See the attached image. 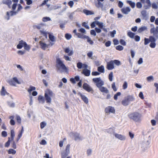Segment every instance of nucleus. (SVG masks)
<instances>
[{
  "instance_id": "1",
  "label": "nucleus",
  "mask_w": 158,
  "mask_h": 158,
  "mask_svg": "<svg viewBox=\"0 0 158 158\" xmlns=\"http://www.w3.org/2000/svg\"><path fill=\"white\" fill-rule=\"evenodd\" d=\"M92 81L101 92L106 94L109 93L108 89L102 86L104 84V82L100 77L94 78L93 79Z\"/></svg>"
},
{
  "instance_id": "2",
  "label": "nucleus",
  "mask_w": 158,
  "mask_h": 158,
  "mask_svg": "<svg viewBox=\"0 0 158 158\" xmlns=\"http://www.w3.org/2000/svg\"><path fill=\"white\" fill-rule=\"evenodd\" d=\"M128 116L129 118L136 122H139L141 121L142 115L137 112L129 113Z\"/></svg>"
},
{
  "instance_id": "3",
  "label": "nucleus",
  "mask_w": 158,
  "mask_h": 158,
  "mask_svg": "<svg viewBox=\"0 0 158 158\" xmlns=\"http://www.w3.org/2000/svg\"><path fill=\"white\" fill-rule=\"evenodd\" d=\"M156 39L152 36H150L149 39L145 38L144 39V44L145 45H147L151 42L149 45L150 47L152 48H154L156 46L155 42Z\"/></svg>"
},
{
  "instance_id": "4",
  "label": "nucleus",
  "mask_w": 158,
  "mask_h": 158,
  "mask_svg": "<svg viewBox=\"0 0 158 158\" xmlns=\"http://www.w3.org/2000/svg\"><path fill=\"white\" fill-rule=\"evenodd\" d=\"M114 64L119 66L121 65V63L120 61L117 60H111L107 63L106 69L108 70L113 69L114 68Z\"/></svg>"
},
{
  "instance_id": "5",
  "label": "nucleus",
  "mask_w": 158,
  "mask_h": 158,
  "mask_svg": "<svg viewBox=\"0 0 158 158\" xmlns=\"http://www.w3.org/2000/svg\"><path fill=\"white\" fill-rule=\"evenodd\" d=\"M56 67L58 69H61L66 72L68 71V68L60 58L56 59Z\"/></svg>"
},
{
  "instance_id": "6",
  "label": "nucleus",
  "mask_w": 158,
  "mask_h": 158,
  "mask_svg": "<svg viewBox=\"0 0 158 158\" xmlns=\"http://www.w3.org/2000/svg\"><path fill=\"white\" fill-rule=\"evenodd\" d=\"M53 92L51 90L49 89L46 90L44 94V97L47 103H51V97L53 96Z\"/></svg>"
},
{
  "instance_id": "7",
  "label": "nucleus",
  "mask_w": 158,
  "mask_h": 158,
  "mask_svg": "<svg viewBox=\"0 0 158 158\" xmlns=\"http://www.w3.org/2000/svg\"><path fill=\"white\" fill-rule=\"evenodd\" d=\"M134 100L133 97L131 95H128L125 97L122 101V104L125 106L128 105L130 102H132Z\"/></svg>"
},
{
  "instance_id": "8",
  "label": "nucleus",
  "mask_w": 158,
  "mask_h": 158,
  "mask_svg": "<svg viewBox=\"0 0 158 158\" xmlns=\"http://www.w3.org/2000/svg\"><path fill=\"white\" fill-rule=\"evenodd\" d=\"M83 88L86 91L93 94L94 92L93 89L87 83H84L83 85Z\"/></svg>"
},
{
  "instance_id": "9",
  "label": "nucleus",
  "mask_w": 158,
  "mask_h": 158,
  "mask_svg": "<svg viewBox=\"0 0 158 158\" xmlns=\"http://www.w3.org/2000/svg\"><path fill=\"white\" fill-rule=\"evenodd\" d=\"M39 43L40 48L44 50H45L46 48H48L50 45L52 46L54 44L53 43H51V44H47L42 41H40Z\"/></svg>"
},
{
  "instance_id": "10",
  "label": "nucleus",
  "mask_w": 158,
  "mask_h": 158,
  "mask_svg": "<svg viewBox=\"0 0 158 158\" xmlns=\"http://www.w3.org/2000/svg\"><path fill=\"white\" fill-rule=\"evenodd\" d=\"M105 111L106 113L115 114V110L114 107L111 106H108L105 109Z\"/></svg>"
},
{
  "instance_id": "11",
  "label": "nucleus",
  "mask_w": 158,
  "mask_h": 158,
  "mask_svg": "<svg viewBox=\"0 0 158 158\" xmlns=\"http://www.w3.org/2000/svg\"><path fill=\"white\" fill-rule=\"evenodd\" d=\"M150 32L153 33L155 36V38L157 39L158 38V26L156 27V28L154 27L152 28L150 30Z\"/></svg>"
},
{
  "instance_id": "12",
  "label": "nucleus",
  "mask_w": 158,
  "mask_h": 158,
  "mask_svg": "<svg viewBox=\"0 0 158 158\" xmlns=\"http://www.w3.org/2000/svg\"><path fill=\"white\" fill-rule=\"evenodd\" d=\"M77 67L79 69H81L82 67L85 69H87L88 67L87 64H82L81 62H78L77 63Z\"/></svg>"
},
{
  "instance_id": "13",
  "label": "nucleus",
  "mask_w": 158,
  "mask_h": 158,
  "mask_svg": "<svg viewBox=\"0 0 158 158\" xmlns=\"http://www.w3.org/2000/svg\"><path fill=\"white\" fill-rule=\"evenodd\" d=\"M71 134L73 136L74 140H75L76 141L77 140H81L79 133L77 132H72Z\"/></svg>"
},
{
  "instance_id": "14",
  "label": "nucleus",
  "mask_w": 158,
  "mask_h": 158,
  "mask_svg": "<svg viewBox=\"0 0 158 158\" xmlns=\"http://www.w3.org/2000/svg\"><path fill=\"white\" fill-rule=\"evenodd\" d=\"M115 137L121 140H124L126 139L125 137L121 134H119L117 133L114 134Z\"/></svg>"
},
{
  "instance_id": "15",
  "label": "nucleus",
  "mask_w": 158,
  "mask_h": 158,
  "mask_svg": "<svg viewBox=\"0 0 158 158\" xmlns=\"http://www.w3.org/2000/svg\"><path fill=\"white\" fill-rule=\"evenodd\" d=\"M82 73L85 76L88 77L90 75V71L87 69H85L83 70Z\"/></svg>"
},
{
  "instance_id": "16",
  "label": "nucleus",
  "mask_w": 158,
  "mask_h": 158,
  "mask_svg": "<svg viewBox=\"0 0 158 158\" xmlns=\"http://www.w3.org/2000/svg\"><path fill=\"white\" fill-rule=\"evenodd\" d=\"M79 95L81 99L85 103L87 104L88 103V99L87 97H86L85 96L82 95L81 94V93L79 94Z\"/></svg>"
},
{
  "instance_id": "17",
  "label": "nucleus",
  "mask_w": 158,
  "mask_h": 158,
  "mask_svg": "<svg viewBox=\"0 0 158 158\" xmlns=\"http://www.w3.org/2000/svg\"><path fill=\"white\" fill-rule=\"evenodd\" d=\"M79 79L80 77L79 76H75L74 78H71L70 81L73 84H74L76 83V81H79Z\"/></svg>"
},
{
  "instance_id": "18",
  "label": "nucleus",
  "mask_w": 158,
  "mask_h": 158,
  "mask_svg": "<svg viewBox=\"0 0 158 158\" xmlns=\"http://www.w3.org/2000/svg\"><path fill=\"white\" fill-rule=\"evenodd\" d=\"M3 3L7 5L9 8H11V5L12 4V1L11 0H4L3 1Z\"/></svg>"
},
{
  "instance_id": "19",
  "label": "nucleus",
  "mask_w": 158,
  "mask_h": 158,
  "mask_svg": "<svg viewBox=\"0 0 158 158\" xmlns=\"http://www.w3.org/2000/svg\"><path fill=\"white\" fill-rule=\"evenodd\" d=\"M24 131L23 127V126H22L21 130L19 132V134L18 135L17 138L16 139V141L18 142L19 140L20 139L22 136V134Z\"/></svg>"
},
{
  "instance_id": "20",
  "label": "nucleus",
  "mask_w": 158,
  "mask_h": 158,
  "mask_svg": "<svg viewBox=\"0 0 158 158\" xmlns=\"http://www.w3.org/2000/svg\"><path fill=\"white\" fill-rule=\"evenodd\" d=\"M64 51L66 53H68L69 56H71L73 54V51H70L69 48H66L64 49Z\"/></svg>"
},
{
  "instance_id": "21",
  "label": "nucleus",
  "mask_w": 158,
  "mask_h": 158,
  "mask_svg": "<svg viewBox=\"0 0 158 158\" xmlns=\"http://www.w3.org/2000/svg\"><path fill=\"white\" fill-rule=\"evenodd\" d=\"M131 10L129 7H126L123 8L121 9L122 12L125 14H127Z\"/></svg>"
},
{
  "instance_id": "22",
  "label": "nucleus",
  "mask_w": 158,
  "mask_h": 158,
  "mask_svg": "<svg viewBox=\"0 0 158 158\" xmlns=\"http://www.w3.org/2000/svg\"><path fill=\"white\" fill-rule=\"evenodd\" d=\"M25 43H26V42L23 41V40L19 41V44L17 46V48L19 49H21L23 47H24Z\"/></svg>"
},
{
  "instance_id": "23",
  "label": "nucleus",
  "mask_w": 158,
  "mask_h": 158,
  "mask_svg": "<svg viewBox=\"0 0 158 158\" xmlns=\"http://www.w3.org/2000/svg\"><path fill=\"white\" fill-rule=\"evenodd\" d=\"M1 95L2 96H4L6 95H9V93H7L5 90L4 87L3 86L0 92Z\"/></svg>"
},
{
  "instance_id": "24",
  "label": "nucleus",
  "mask_w": 158,
  "mask_h": 158,
  "mask_svg": "<svg viewBox=\"0 0 158 158\" xmlns=\"http://www.w3.org/2000/svg\"><path fill=\"white\" fill-rule=\"evenodd\" d=\"M83 12L86 15H92L94 14L93 12L86 9H84Z\"/></svg>"
},
{
  "instance_id": "25",
  "label": "nucleus",
  "mask_w": 158,
  "mask_h": 158,
  "mask_svg": "<svg viewBox=\"0 0 158 158\" xmlns=\"http://www.w3.org/2000/svg\"><path fill=\"white\" fill-rule=\"evenodd\" d=\"M38 100L40 103H44L45 102L44 98L43 96L41 95H39L38 96Z\"/></svg>"
},
{
  "instance_id": "26",
  "label": "nucleus",
  "mask_w": 158,
  "mask_h": 158,
  "mask_svg": "<svg viewBox=\"0 0 158 158\" xmlns=\"http://www.w3.org/2000/svg\"><path fill=\"white\" fill-rule=\"evenodd\" d=\"M9 118L10 119V124L12 126L15 125V122L14 120V116H10Z\"/></svg>"
},
{
  "instance_id": "27",
  "label": "nucleus",
  "mask_w": 158,
  "mask_h": 158,
  "mask_svg": "<svg viewBox=\"0 0 158 158\" xmlns=\"http://www.w3.org/2000/svg\"><path fill=\"white\" fill-rule=\"evenodd\" d=\"M76 35L78 38L83 39H85V37L86 36V35H85L83 34H81L80 33H78Z\"/></svg>"
},
{
  "instance_id": "28",
  "label": "nucleus",
  "mask_w": 158,
  "mask_h": 158,
  "mask_svg": "<svg viewBox=\"0 0 158 158\" xmlns=\"http://www.w3.org/2000/svg\"><path fill=\"white\" fill-rule=\"evenodd\" d=\"M95 6L98 8L101 7L102 8L103 6V4L100 1H98L97 3H95Z\"/></svg>"
},
{
  "instance_id": "29",
  "label": "nucleus",
  "mask_w": 158,
  "mask_h": 158,
  "mask_svg": "<svg viewBox=\"0 0 158 158\" xmlns=\"http://www.w3.org/2000/svg\"><path fill=\"white\" fill-rule=\"evenodd\" d=\"M98 70L100 72L104 73V68L103 65H101L98 67Z\"/></svg>"
},
{
  "instance_id": "30",
  "label": "nucleus",
  "mask_w": 158,
  "mask_h": 158,
  "mask_svg": "<svg viewBox=\"0 0 158 158\" xmlns=\"http://www.w3.org/2000/svg\"><path fill=\"white\" fill-rule=\"evenodd\" d=\"M147 29V28L145 26L139 28L138 32L139 33H141Z\"/></svg>"
},
{
  "instance_id": "31",
  "label": "nucleus",
  "mask_w": 158,
  "mask_h": 158,
  "mask_svg": "<svg viewBox=\"0 0 158 158\" xmlns=\"http://www.w3.org/2000/svg\"><path fill=\"white\" fill-rule=\"evenodd\" d=\"M127 3L132 8H134L135 6V4L134 2H132L131 1H127Z\"/></svg>"
},
{
  "instance_id": "32",
  "label": "nucleus",
  "mask_w": 158,
  "mask_h": 158,
  "mask_svg": "<svg viewBox=\"0 0 158 158\" xmlns=\"http://www.w3.org/2000/svg\"><path fill=\"white\" fill-rule=\"evenodd\" d=\"M127 35L131 38H133L135 36V34L134 33L131 32V31H128L127 33Z\"/></svg>"
},
{
  "instance_id": "33",
  "label": "nucleus",
  "mask_w": 158,
  "mask_h": 158,
  "mask_svg": "<svg viewBox=\"0 0 158 158\" xmlns=\"http://www.w3.org/2000/svg\"><path fill=\"white\" fill-rule=\"evenodd\" d=\"M10 135H11V140H13L15 136V133L14 131L13 130H11L10 131Z\"/></svg>"
},
{
  "instance_id": "34",
  "label": "nucleus",
  "mask_w": 158,
  "mask_h": 158,
  "mask_svg": "<svg viewBox=\"0 0 158 158\" xmlns=\"http://www.w3.org/2000/svg\"><path fill=\"white\" fill-rule=\"evenodd\" d=\"M48 37L50 40L52 42H54L55 40L54 36L51 34H49Z\"/></svg>"
},
{
  "instance_id": "35",
  "label": "nucleus",
  "mask_w": 158,
  "mask_h": 158,
  "mask_svg": "<svg viewBox=\"0 0 158 158\" xmlns=\"http://www.w3.org/2000/svg\"><path fill=\"white\" fill-rule=\"evenodd\" d=\"M16 120L19 124H21V119L20 116L18 115L16 116Z\"/></svg>"
},
{
  "instance_id": "36",
  "label": "nucleus",
  "mask_w": 158,
  "mask_h": 158,
  "mask_svg": "<svg viewBox=\"0 0 158 158\" xmlns=\"http://www.w3.org/2000/svg\"><path fill=\"white\" fill-rule=\"evenodd\" d=\"M85 39H87V41L89 42L90 44H93L94 43L93 41L91 40L90 38L88 36H86L85 37Z\"/></svg>"
},
{
  "instance_id": "37",
  "label": "nucleus",
  "mask_w": 158,
  "mask_h": 158,
  "mask_svg": "<svg viewBox=\"0 0 158 158\" xmlns=\"http://www.w3.org/2000/svg\"><path fill=\"white\" fill-rule=\"evenodd\" d=\"M69 153L64 151L61 153L62 158H65Z\"/></svg>"
},
{
  "instance_id": "38",
  "label": "nucleus",
  "mask_w": 158,
  "mask_h": 158,
  "mask_svg": "<svg viewBox=\"0 0 158 158\" xmlns=\"http://www.w3.org/2000/svg\"><path fill=\"white\" fill-rule=\"evenodd\" d=\"M16 153V151L12 149H10L8 151V153L9 154H15Z\"/></svg>"
},
{
  "instance_id": "39",
  "label": "nucleus",
  "mask_w": 158,
  "mask_h": 158,
  "mask_svg": "<svg viewBox=\"0 0 158 158\" xmlns=\"http://www.w3.org/2000/svg\"><path fill=\"white\" fill-rule=\"evenodd\" d=\"M8 82L10 85L13 86H15V81H14L13 78L12 79L9 80L8 81Z\"/></svg>"
},
{
  "instance_id": "40",
  "label": "nucleus",
  "mask_w": 158,
  "mask_h": 158,
  "mask_svg": "<svg viewBox=\"0 0 158 158\" xmlns=\"http://www.w3.org/2000/svg\"><path fill=\"white\" fill-rule=\"evenodd\" d=\"M11 140L10 139V137H8V140L6 143L5 144V147H8L9 146L10 144Z\"/></svg>"
},
{
  "instance_id": "41",
  "label": "nucleus",
  "mask_w": 158,
  "mask_h": 158,
  "mask_svg": "<svg viewBox=\"0 0 158 158\" xmlns=\"http://www.w3.org/2000/svg\"><path fill=\"white\" fill-rule=\"evenodd\" d=\"M121 94V93L120 92H117L116 94H115L114 96V98L115 100H117L118 99V96H120Z\"/></svg>"
},
{
  "instance_id": "42",
  "label": "nucleus",
  "mask_w": 158,
  "mask_h": 158,
  "mask_svg": "<svg viewBox=\"0 0 158 158\" xmlns=\"http://www.w3.org/2000/svg\"><path fill=\"white\" fill-rule=\"evenodd\" d=\"M87 23L86 22H84L82 23V26L84 27L86 29H89V26L87 25Z\"/></svg>"
},
{
  "instance_id": "43",
  "label": "nucleus",
  "mask_w": 158,
  "mask_h": 158,
  "mask_svg": "<svg viewBox=\"0 0 158 158\" xmlns=\"http://www.w3.org/2000/svg\"><path fill=\"white\" fill-rule=\"evenodd\" d=\"M36 88L35 87L31 86H30L29 89H28V91L29 93H31V91L32 90H34Z\"/></svg>"
},
{
  "instance_id": "44",
  "label": "nucleus",
  "mask_w": 158,
  "mask_h": 158,
  "mask_svg": "<svg viewBox=\"0 0 158 158\" xmlns=\"http://www.w3.org/2000/svg\"><path fill=\"white\" fill-rule=\"evenodd\" d=\"M24 43V48L27 50L29 51L30 49V47L27 44L26 42Z\"/></svg>"
},
{
  "instance_id": "45",
  "label": "nucleus",
  "mask_w": 158,
  "mask_h": 158,
  "mask_svg": "<svg viewBox=\"0 0 158 158\" xmlns=\"http://www.w3.org/2000/svg\"><path fill=\"white\" fill-rule=\"evenodd\" d=\"M109 79L110 81H111L113 80V73L112 72H111L109 75Z\"/></svg>"
},
{
  "instance_id": "46",
  "label": "nucleus",
  "mask_w": 158,
  "mask_h": 158,
  "mask_svg": "<svg viewBox=\"0 0 158 158\" xmlns=\"http://www.w3.org/2000/svg\"><path fill=\"white\" fill-rule=\"evenodd\" d=\"M97 25H98L99 28H103V23H100L97 21Z\"/></svg>"
},
{
  "instance_id": "47",
  "label": "nucleus",
  "mask_w": 158,
  "mask_h": 158,
  "mask_svg": "<svg viewBox=\"0 0 158 158\" xmlns=\"http://www.w3.org/2000/svg\"><path fill=\"white\" fill-rule=\"evenodd\" d=\"M51 20V19L47 17H44L42 19V21L43 22H47Z\"/></svg>"
},
{
  "instance_id": "48",
  "label": "nucleus",
  "mask_w": 158,
  "mask_h": 158,
  "mask_svg": "<svg viewBox=\"0 0 158 158\" xmlns=\"http://www.w3.org/2000/svg\"><path fill=\"white\" fill-rule=\"evenodd\" d=\"M116 50L118 51H122L123 49V47L121 45H119L116 47Z\"/></svg>"
},
{
  "instance_id": "49",
  "label": "nucleus",
  "mask_w": 158,
  "mask_h": 158,
  "mask_svg": "<svg viewBox=\"0 0 158 158\" xmlns=\"http://www.w3.org/2000/svg\"><path fill=\"white\" fill-rule=\"evenodd\" d=\"M65 36L66 39L67 40H69L72 38L71 35L68 33L66 34Z\"/></svg>"
},
{
  "instance_id": "50",
  "label": "nucleus",
  "mask_w": 158,
  "mask_h": 158,
  "mask_svg": "<svg viewBox=\"0 0 158 158\" xmlns=\"http://www.w3.org/2000/svg\"><path fill=\"white\" fill-rule=\"evenodd\" d=\"M44 24L41 23L39 24L38 25H35V27L36 28L38 29H40L42 27L44 26Z\"/></svg>"
},
{
  "instance_id": "51",
  "label": "nucleus",
  "mask_w": 158,
  "mask_h": 158,
  "mask_svg": "<svg viewBox=\"0 0 158 158\" xmlns=\"http://www.w3.org/2000/svg\"><path fill=\"white\" fill-rule=\"evenodd\" d=\"M111 87L114 91H116L117 90V88L115 85V82L113 83L111 85Z\"/></svg>"
},
{
  "instance_id": "52",
  "label": "nucleus",
  "mask_w": 158,
  "mask_h": 158,
  "mask_svg": "<svg viewBox=\"0 0 158 158\" xmlns=\"http://www.w3.org/2000/svg\"><path fill=\"white\" fill-rule=\"evenodd\" d=\"M127 83L126 81H125L123 85V88L124 89H125L127 88Z\"/></svg>"
},
{
  "instance_id": "53",
  "label": "nucleus",
  "mask_w": 158,
  "mask_h": 158,
  "mask_svg": "<svg viewBox=\"0 0 158 158\" xmlns=\"http://www.w3.org/2000/svg\"><path fill=\"white\" fill-rule=\"evenodd\" d=\"M119 42L123 46H125L126 44V42L123 39H120L119 40Z\"/></svg>"
},
{
  "instance_id": "54",
  "label": "nucleus",
  "mask_w": 158,
  "mask_h": 158,
  "mask_svg": "<svg viewBox=\"0 0 158 158\" xmlns=\"http://www.w3.org/2000/svg\"><path fill=\"white\" fill-rule=\"evenodd\" d=\"M97 21H95L93 22H92L91 24V28H94L95 27V25H97Z\"/></svg>"
},
{
  "instance_id": "55",
  "label": "nucleus",
  "mask_w": 158,
  "mask_h": 158,
  "mask_svg": "<svg viewBox=\"0 0 158 158\" xmlns=\"http://www.w3.org/2000/svg\"><path fill=\"white\" fill-rule=\"evenodd\" d=\"M70 145L68 144L67 145L65 149L64 150L66 152L68 153H69V148H70Z\"/></svg>"
},
{
  "instance_id": "56",
  "label": "nucleus",
  "mask_w": 158,
  "mask_h": 158,
  "mask_svg": "<svg viewBox=\"0 0 158 158\" xmlns=\"http://www.w3.org/2000/svg\"><path fill=\"white\" fill-rule=\"evenodd\" d=\"M147 79L148 81H150L152 80H153V78L152 76H151L148 77Z\"/></svg>"
},
{
  "instance_id": "57",
  "label": "nucleus",
  "mask_w": 158,
  "mask_h": 158,
  "mask_svg": "<svg viewBox=\"0 0 158 158\" xmlns=\"http://www.w3.org/2000/svg\"><path fill=\"white\" fill-rule=\"evenodd\" d=\"M46 125V123L44 122H42L40 123V128H43Z\"/></svg>"
},
{
  "instance_id": "58",
  "label": "nucleus",
  "mask_w": 158,
  "mask_h": 158,
  "mask_svg": "<svg viewBox=\"0 0 158 158\" xmlns=\"http://www.w3.org/2000/svg\"><path fill=\"white\" fill-rule=\"evenodd\" d=\"M141 14L144 17H146L147 16L146 11L145 10L142 11L141 12Z\"/></svg>"
},
{
  "instance_id": "59",
  "label": "nucleus",
  "mask_w": 158,
  "mask_h": 158,
  "mask_svg": "<svg viewBox=\"0 0 158 158\" xmlns=\"http://www.w3.org/2000/svg\"><path fill=\"white\" fill-rule=\"evenodd\" d=\"M116 31L115 30H114L113 31L110 32V36L112 37H114V35L116 34Z\"/></svg>"
},
{
  "instance_id": "60",
  "label": "nucleus",
  "mask_w": 158,
  "mask_h": 158,
  "mask_svg": "<svg viewBox=\"0 0 158 158\" xmlns=\"http://www.w3.org/2000/svg\"><path fill=\"white\" fill-rule=\"evenodd\" d=\"M139 96L142 99H143L144 98L143 95V93L142 92H139Z\"/></svg>"
},
{
  "instance_id": "61",
  "label": "nucleus",
  "mask_w": 158,
  "mask_h": 158,
  "mask_svg": "<svg viewBox=\"0 0 158 158\" xmlns=\"http://www.w3.org/2000/svg\"><path fill=\"white\" fill-rule=\"evenodd\" d=\"M154 86L156 88V93H158V83H156L154 84Z\"/></svg>"
},
{
  "instance_id": "62",
  "label": "nucleus",
  "mask_w": 158,
  "mask_h": 158,
  "mask_svg": "<svg viewBox=\"0 0 158 158\" xmlns=\"http://www.w3.org/2000/svg\"><path fill=\"white\" fill-rule=\"evenodd\" d=\"M135 40L136 42L139 41L140 40V37L138 35H136L135 37Z\"/></svg>"
},
{
  "instance_id": "63",
  "label": "nucleus",
  "mask_w": 158,
  "mask_h": 158,
  "mask_svg": "<svg viewBox=\"0 0 158 158\" xmlns=\"http://www.w3.org/2000/svg\"><path fill=\"white\" fill-rule=\"evenodd\" d=\"M2 136L4 137H6L7 136V133L6 131H3L2 132Z\"/></svg>"
},
{
  "instance_id": "64",
  "label": "nucleus",
  "mask_w": 158,
  "mask_h": 158,
  "mask_svg": "<svg viewBox=\"0 0 158 158\" xmlns=\"http://www.w3.org/2000/svg\"><path fill=\"white\" fill-rule=\"evenodd\" d=\"M100 74V73L97 72H93L92 73V75L94 76H96Z\"/></svg>"
}]
</instances>
